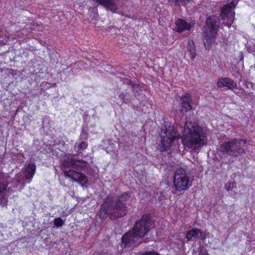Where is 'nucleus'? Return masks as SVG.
I'll return each mask as SVG.
<instances>
[{"mask_svg": "<svg viewBox=\"0 0 255 255\" xmlns=\"http://www.w3.org/2000/svg\"><path fill=\"white\" fill-rule=\"evenodd\" d=\"M139 238L132 230L129 231L125 234L122 238V246L123 248L135 247L138 243L137 241Z\"/></svg>", "mask_w": 255, "mask_h": 255, "instance_id": "nucleus-10", "label": "nucleus"}, {"mask_svg": "<svg viewBox=\"0 0 255 255\" xmlns=\"http://www.w3.org/2000/svg\"><path fill=\"white\" fill-rule=\"evenodd\" d=\"M188 241H196L198 239H203V233L200 229L193 228L188 231L186 235Z\"/></svg>", "mask_w": 255, "mask_h": 255, "instance_id": "nucleus-12", "label": "nucleus"}, {"mask_svg": "<svg viewBox=\"0 0 255 255\" xmlns=\"http://www.w3.org/2000/svg\"><path fill=\"white\" fill-rule=\"evenodd\" d=\"M180 100L181 107L185 109L186 111L192 109V98L191 96L189 94L187 93L184 96H182Z\"/></svg>", "mask_w": 255, "mask_h": 255, "instance_id": "nucleus-14", "label": "nucleus"}, {"mask_svg": "<svg viewBox=\"0 0 255 255\" xmlns=\"http://www.w3.org/2000/svg\"><path fill=\"white\" fill-rule=\"evenodd\" d=\"M36 166L33 163H29L25 169V177L27 179H31L35 172Z\"/></svg>", "mask_w": 255, "mask_h": 255, "instance_id": "nucleus-15", "label": "nucleus"}, {"mask_svg": "<svg viewBox=\"0 0 255 255\" xmlns=\"http://www.w3.org/2000/svg\"><path fill=\"white\" fill-rule=\"evenodd\" d=\"M13 184H14V185L13 186L14 187H17L18 185L20 183L19 180L18 179L13 180Z\"/></svg>", "mask_w": 255, "mask_h": 255, "instance_id": "nucleus-25", "label": "nucleus"}, {"mask_svg": "<svg viewBox=\"0 0 255 255\" xmlns=\"http://www.w3.org/2000/svg\"><path fill=\"white\" fill-rule=\"evenodd\" d=\"M6 192V186L4 183L0 182V194H5Z\"/></svg>", "mask_w": 255, "mask_h": 255, "instance_id": "nucleus-20", "label": "nucleus"}, {"mask_svg": "<svg viewBox=\"0 0 255 255\" xmlns=\"http://www.w3.org/2000/svg\"><path fill=\"white\" fill-rule=\"evenodd\" d=\"M54 224L56 227L59 228L63 226L64 222L61 218H57L54 219Z\"/></svg>", "mask_w": 255, "mask_h": 255, "instance_id": "nucleus-17", "label": "nucleus"}, {"mask_svg": "<svg viewBox=\"0 0 255 255\" xmlns=\"http://www.w3.org/2000/svg\"><path fill=\"white\" fill-rule=\"evenodd\" d=\"M88 144L84 141H82L78 146V149L84 150L87 147Z\"/></svg>", "mask_w": 255, "mask_h": 255, "instance_id": "nucleus-21", "label": "nucleus"}, {"mask_svg": "<svg viewBox=\"0 0 255 255\" xmlns=\"http://www.w3.org/2000/svg\"><path fill=\"white\" fill-rule=\"evenodd\" d=\"M188 50L189 51L195 50L194 41L192 40L188 42Z\"/></svg>", "mask_w": 255, "mask_h": 255, "instance_id": "nucleus-19", "label": "nucleus"}, {"mask_svg": "<svg viewBox=\"0 0 255 255\" xmlns=\"http://www.w3.org/2000/svg\"><path fill=\"white\" fill-rule=\"evenodd\" d=\"M184 146L196 151L207 143V138L204 130L195 123L187 122L183 134L180 137Z\"/></svg>", "mask_w": 255, "mask_h": 255, "instance_id": "nucleus-1", "label": "nucleus"}, {"mask_svg": "<svg viewBox=\"0 0 255 255\" xmlns=\"http://www.w3.org/2000/svg\"><path fill=\"white\" fill-rule=\"evenodd\" d=\"M236 184L235 182L229 181L225 184V188L227 191H231L237 187Z\"/></svg>", "mask_w": 255, "mask_h": 255, "instance_id": "nucleus-16", "label": "nucleus"}, {"mask_svg": "<svg viewBox=\"0 0 255 255\" xmlns=\"http://www.w3.org/2000/svg\"><path fill=\"white\" fill-rule=\"evenodd\" d=\"M127 82H126L127 85H128L131 86V88H133L134 87V83L131 82L130 80H127Z\"/></svg>", "mask_w": 255, "mask_h": 255, "instance_id": "nucleus-26", "label": "nucleus"}, {"mask_svg": "<svg viewBox=\"0 0 255 255\" xmlns=\"http://www.w3.org/2000/svg\"><path fill=\"white\" fill-rule=\"evenodd\" d=\"M173 185L179 191H185L192 185L189 174L182 168H178L175 172L173 179Z\"/></svg>", "mask_w": 255, "mask_h": 255, "instance_id": "nucleus-6", "label": "nucleus"}, {"mask_svg": "<svg viewBox=\"0 0 255 255\" xmlns=\"http://www.w3.org/2000/svg\"><path fill=\"white\" fill-rule=\"evenodd\" d=\"M236 4L234 1H232L229 3L224 5L221 9L220 16L223 20L228 19L227 25L230 27L233 22L235 19V11Z\"/></svg>", "mask_w": 255, "mask_h": 255, "instance_id": "nucleus-9", "label": "nucleus"}, {"mask_svg": "<svg viewBox=\"0 0 255 255\" xmlns=\"http://www.w3.org/2000/svg\"><path fill=\"white\" fill-rule=\"evenodd\" d=\"M219 25V20L218 17L212 16L207 18L204 35V43L206 49L209 48L210 45L214 41Z\"/></svg>", "mask_w": 255, "mask_h": 255, "instance_id": "nucleus-5", "label": "nucleus"}, {"mask_svg": "<svg viewBox=\"0 0 255 255\" xmlns=\"http://www.w3.org/2000/svg\"><path fill=\"white\" fill-rule=\"evenodd\" d=\"M219 88L224 86L227 87L230 90H233L237 87V83L229 78L224 77L221 78L217 83Z\"/></svg>", "mask_w": 255, "mask_h": 255, "instance_id": "nucleus-13", "label": "nucleus"}, {"mask_svg": "<svg viewBox=\"0 0 255 255\" xmlns=\"http://www.w3.org/2000/svg\"><path fill=\"white\" fill-rule=\"evenodd\" d=\"M119 97L121 99V100L125 102V103L128 102L130 100V97L128 96V98H126V95L125 93H122L121 94H120Z\"/></svg>", "mask_w": 255, "mask_h": 255, "instance_id": "nucleus-18", "label": "nucleus"}, {"mask_svg": "<svg viewBox=\"0 0 255 255\" xmlns=\"http://www.w3.org/2000/svg\"><path fill=\"white\" fill-rule=\"evenodd\" d=\"M246 143L245 139L233 138L221 144L220 150L225 154L237 157L245 153Z\"/></svg>", "mask_w": 255, "mask_h": 255, "instance_id": "nucleus-4", "label": "nucleus"}, {"mask_svg": "<svg viewBox=\"0 0 255 255\" xmlns=\"http://www.w3.org/2000/svg\"><path fill=\"white\" fill-rule=\"evenodd\" d=\"M161 143L159 145L161 151H166L170 149L174 141L180 137L174 127H169L162 129L161 133Z\"/></svg>", "mask_w": 255, "mask_h": 255, "instance_id": "nucleus-7", "label": "nucleus"}, {"mask_svg": "<svg viewBox=\"0 0 255 255\" xmlns=\"http://www.w3.org/2000/svg\"><path fill=\"white\" fill-rule=\"evenodd\" d=\"M189 52H190V58L192 60H194V59L195 58V56L196 55V53L195 50L191 51H189Z\"/></svg>", "mask_w": 255, "mask_h": 255, "instance_id": "nucleus-22", "label": "nucleus"}, {"mask_svg": "<svg viewBox=\"0 0 255 255\" xmlns=\"http://www.w3.org/2000/svg\"><path fill=\"white\" fill-rule=\"evenodd\" d=\"M176 31L178 32H182L186 30H190L194 25L195 22L191 20H184L182 19H178L176 22Z\"/></svg>", "mask_w": 255, "mask_h": 255, "instance_id": "nucleus-11", "label": "nucleus"}, {"mask_svg": "<svg viewBox=\"0 0 255 255\" xmlns=\"http://www.w3.org/2000/svg\"><path fill=\"white\" fill-rule=\"evenodd\" d=\"M87 165V161L76 159L75 155L66 154L62 160V166L64 168V175L65 177L70 178L74 181L80 182L83 186L88 181L87 176L79 172L67 169L72 168L77 170H84Z\"/></svg>", "mask_w": 255, "mask_h": 255, "instance_id": "nucleus-3", "label": "nucleus"}, {"mask_svg": "<svg viewBox=\"0 0 255 255\" xmlns=\"http://www.w3.org/2000/svg\"><path fill=\"white\" fill-rule=\"evenodd\" d=\"M142 255H159L158 254L155 252H147L143 254Z\"/></svg>", "mask_w": 255, "mask_h": 255, "instance_id": "nucleus-23", "label": "nucleus"}, {"mask_svg": "<svg viewBox=\"0 0 255 255\" xmlns=\"http://www.w3.org/2000/svg\"><path fill=\"white\" fill-rule=\"evenodd\" d=\"M130 199L128 193H125L119 197L108 198L101 205L100 214L106 215L112 219L121 218L127 214V205Z\"/></svg>", "mask_w": 255, "mask_h": 255, "instance_id": "nucleus-2", "label": "nucleus"}, {"mask_svg": "<svg viewBox=\"0 0 255 255\" xmlns=\"http://www.w3.org/2000/svg\"><path fill=\"white\" fill-rule=\"evenodd\" d=\"M189 0H175V2L178 4L183 3L185 4L186 2L189 1Z\"/></svg>", "mask_w": 255, "mask_h": 255, "instance_id": "nucleus-24", "label": "nucleus"}, {"mask_svg": "<svg viewBox=\"0 0 255 255\" xmlns=\"http://www.w3.org/2000/svg\"><path fill=\"white\" fill-rule=\"evenodd\" d=\"M152 224L150 215H143L139 221L135 223L132 229V232L139 238H142L150 231Z\"/></svg>", "mask_w": 255, "mask_h": 255, "instance_id": "nucleus-8", "label": "nucleus"}]
</instances>
